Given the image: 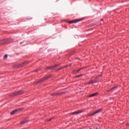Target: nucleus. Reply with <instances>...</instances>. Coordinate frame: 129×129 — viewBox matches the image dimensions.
Wrapping results in <instances>:
<instances>
[{"label": "nucleus", "instance_id": "1", "mask_svg": "<svg viewBox=\"0 0 129 129\" xmlns=\"http://www.w3.org/2000/svg\"><path fill=\"white\" fill-rule=\"evenodd\" d=\"M101 111H102V108L99 109L92 113L89 114V116H93V115H95L96 113H99V112H101Z\"/></svg>", "mask_w": 129, "mask_h": 129}, {"label": "nucleus", "instance_id": "2", "mask_svg": "<svg viewBox=\"0 0 129 129\" xmlns=\"http://www.w3.org/2000/svg\"><path fill=\"white\" fill-rule=\"evenodd\" d=\"M22 110H24V108H19L18 109H16L15 110L11 112V114H15V112H17L18 111H22Z\"/></svg>", "mask_w": 129, "mask_h": 129}, {"label": "nucleus", "instance_id": "3", "mask_svg": "<svg viewBox=\"0 0 129 129\" xmlns=\"http://www.w3.org/2000/svg\"><path fill=\"white\" fill-rule=\"evenodd\" d=\"M82 112H83V110H79L71 113L70 114V115H75L76 114H79V113H81Z\"/></svg>", "mask_w": 129, "mask_h": 129}, {"label": "nucleus", "instance_id": "4", "mask_svg": "<svg viewBox=\"0 0 129 129\" xmlns=\"http://www.w3.org/2000/svg\"><path fill=\"white\" fill-rule=\"evenodd\" d=\"M48 78H51V76H47V77L44 78L43 79H41L38 81V83H42V82L45 81V80L48 79Z\"/></svg>", "mask_w": 129, "mask_h": 129}, {"label": "nucleus", "instance_id": "5", "mask_svg": "<svg viewBox=\"0 0 129 129\" xmlns=\"http://www.w3.org/2000/svg\"><path fill=\"white\" fill-rule=\"evenodd\" d=\"M58 66H59V64H56V65L52 66V67H46V70H47L48 69H49V70L52 69V70H54V69H55V68H57V67H58Z\"/></svg>", "mask_w": 129, "mask_h": 129}, {"label": "nucleus", "instance_id": "6", "mask_svg": "<svg viewBox=\"0 0 129 129\" xmlns=\"http://www.w3.org/2000/svg\"><path fill=\"white\" fill-rule=\"evenodd\" d=\"M82 19H75L73 21H69V24H73V23H78V22H80Z\"/></svg>", "mask_w": 129, "mask_h": 129}, {"label": "nucleus", "instance_id": "7", "mask_svg": "<svg viewBox=\"0 0 129 129\" xmlns=\"http://www.w3.org/2000/svg\"><path fill=\"white\" fill-rule=\"evenodd\" d=\"M24 92L23 91H19L18 92L13 93V95H20V94H23Z\"/></svg>", "mask_w": 129, "mask_h": 129}, {"label": "nucleus", "instance_id": "8", "mask_svg": "<svg viewBox=\"0 0 129 129\" xmlns=\"http://www.w3.org/2000/svg\"><path fill=\"white\" fill-rule=\"evenodd\" d=\"M93 83H96V81H94L92 80H91L90 81H89L87 84L89 85L90 84H93Z\"/></svg>", "mask_w": 129, "mask_h": 129}, {"label": "nucleus", "instance_id": "9", "mask_svg": "<svg viewBox=\"0 0 129 129\" xmlns=\"http://www.w3.org/2000/svg\"><path fill=\"white\" fill-rule=\"evenodd\" d=\"M7 40L6 39L2 40L0 41V45H3V44H6Z\"/></svg>", "mask_w": 129, "mask_h": 129}, {"label": "nucleus", "instance_id": "10", "mask_svg": "<svg viewBox=\"0 0 129 129\" xmlns=\"http://www.w3.org/2000/svg\"><path fill=\"white\" fill-rule=\"evenodd\" d=\"M98 94V93H95L94 94H92L89 96V97H93V96H96Z\"/></svg>", "mask_w": 129, "mask_h": 129}, {"label": "nucleus", "instance_id": "11", "mask_svg": "<svg viewBox=\"0 0 129 129\" xmlns=\"http://www.w3.org/2000/svg\"><path fill=\"white\" fill-rule=\"evenodd\" d=\"M117 88V86H114L113 88L110 89L108 91H111V90H113V89H116Z\"/></svg>", "mask_w": 129, "mask_h": 129}, {"label": "nucleus", "instance_id": "12", "mask_svg": "<svg viewBox=\"0 0 129 129\" xmlns=\"http://www.w3.org/2000/svg\"><path fill=\"white\" fill-rule=\"evenodd\" d=\"M27 121H28V120L25 119L22 121H21V124H25V123H26V122H27Z\"/></svg>", "mask_w": 129, "mask_h": 129}, {"label": "nucleus", "instance_id": "13", "mask_svg": "<svg viewBox=\"0 0 129 129\" xmlns=\"http://www.w3.org/2000/svg\"><path fill=\"white\" fill-rule=\"evenodd\" d=\"M93 81H95L96 83L98 82V77H96L95 80H93Z\"/></svg>", "mask_w": 129, "mask_h": 129}, {"label": "nucleus", "instance_id": "14", "mask_svg": "<svg viewBox=\"0 0 129 129\" xmlns=\"http://www.w3.org/2000/svg\"><path fill=\"white\" fill-rule=\"evenodd\" d=\"M51 95H59V93H53Z\"/></svg>", "mask_w": 129, "mask_h": 129}, {"label": "nucleus", "instance_id": "15", "mask_svg": "<svg viewBox=\"0 0 129 129\" xmlns=\"http://www.w3.org/2000/svg\"><path fill=\"white\" fill-rule=\"evenodd\" d=\"M8 58V54H6L4 56V59H7Z\"/></svg>", "mask_w": 129, "mask_h": 129}, {"label": "nucleus", "instance_id": "16", "mask_svg": "<svg viewBox=\"0 0 129 129\" xmlns=\"http://www.w3.org/2000/svg\"><path fill=\"white\" fill-rule=\"evenodd\" d=\"M72 66V64H69L68 66H67V67H68V66L69 67H71V66Z\"/></svg>", "mask_w": 129, "mask_h": 129}, {"label": "nucleus", "instance_id": "17", "mask_svg": "<svg viewBox=\"0 0 129 129\" xmlns=\"http://www.w3.org/2000/svg\"><path fill=\"white\" fill-rule=\"evenodd\" d=\"M52 119H53V118H51L50 119H48V121H51V120H52Z\"/></svg>", "mask_w": 129, "mask_h": 129}, {"label": "nucleus", "instance_id": "18", "mask_svg": "<svg viewBox=\"0 0 129 129\" xmlns=\"http://www.w3.org/2000/svg\"><path fill=\"white\" fill-rule=\"evenodd\" d=\"M80 70H82V68L79 69L78 70V72H79V71H80Z\"/></svg>", "mask_w": 129, "mask_h": 129}, {"label": "nucleus", "instance_id": "19", "mask_svg": "<svg viewBox=\"0 0 129 129\" xmlns=\"http://www.w3.org/2000/svg\"><path fill=\"white\" fill-rule=\"evenodd\" d=\"M82 75L78 76H77L78 78H79V77H81Z\"/></svg>", "mask_w": 129, "mask_h": 129}, {"label": "nucleus", "instance_id": "20", "mask_svg": "<svg viewBox=\"0 0 129 129\" xmlns=\"http://www.w3.org/2000/svg\"><path fill=\"white\" fill-rule=\"evenodd\" d=\"M19 68V67H18V66L14 67V68Z\"/></svg>", "mask_w": 129, "mask_h": 129}, {"label": "nucleus", "instance_id": "21", "mask_svg": "<svg viewBox=\"0 0 129 129\" xmlns=\"http://www.w3.org/2000/svg\"><path fill=\"white\" fill-rule=\"evenodd\" d=\"M101 76V75H99L98 77H98V78L100 77Z\"/></svg>", "mask_w": 129, "mask_h": 129}, {"label": "nucleus", "instance_id": "22", "mask_svg": "<svg viewBox=\"0 0 129 129\" xmlns=\"http://www.w3.org/2000/svg\"><path fill=\"white\" fill-rule=\"evenodd\" d=\"M35 72H38V70H36L35 71Z\"/></svg>", "mask_w": 129, "mask_h": 129}, {"label": "nucleus", "instance_id": "23", "mask_svg": "<svg viewBox=\"0 0 129 129\" xmlns=\"http://www.w3.org/2000/svg\"><path fill=\"white\" fill-rule=\"evenodd\" d=\"M61 68H59L58 69V70H61Z\"/></svg>", "mask_w": 129, "mask_h": 129}, {"label": "nucleus", "instance_id": "24", "mask_svg": "<svg viewBox=\"0 0 129 129\" xmlns=\"http://www.w3.org/2000/svg\"><path fill=\"white\" fill-rule=\"evenodd\" d=\"M19 67H22V66H19Z\"/></svg>", "mask_w": 129, "mask_h": 129}]
</instances>
